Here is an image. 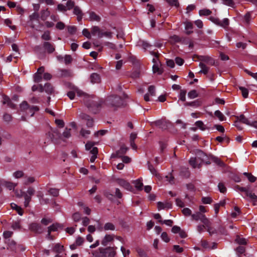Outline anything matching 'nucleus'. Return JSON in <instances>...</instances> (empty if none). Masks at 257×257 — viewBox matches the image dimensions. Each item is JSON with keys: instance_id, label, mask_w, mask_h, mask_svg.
Returning a JSON list of instances; mask_svg holds the SVG:
<instances>
[{"instance_id": "nucleus-47", "label": "nucleus", "mask_w": 257, "mask_h": 257, "mask_svg": "<svg viewBox=\"0 0 257 257\" xmlns=\"http://www.w3.org/2000/svg\"><path fill=\"white\" fill-rule=\"evenodd\" d=\"M183 214L186 216H189L192 215V211L189 208H184L182 210Z\"/></svg>"}, {"instance_id": "nucleus-40", "label": "nucleus", "mask_w": 257, "mask_h": 257, "mask_svg": "<svg viewBox=\"0 0 257 257\" xmlns=\"http://www.w3.org/2000/svg\"><path fill=\"white\" fill-rule=\"evenodd\" d=\"M32 90L33 91H35L37 90L39 91L42 92L44 91V87L42 84H40L38 85H33L32 87Z\"/></svg>"}, {"instance_id": "nucleus-9", "label": "nucleus", "mask_w": 257, "mask_h": 257, "mask_svg": "<svg viewBox=\"0 0 257 257\" xmlns=\"http://www.w3.org/2000/svg\"><path fill=\"white\" fill-rule=\"evenodd\" d=\"M202 162L201 159H199L196 156L192 157L189 160V164L193 168H200L201 167Z\"/></svg>"}, {"instance_id": "nucleus-56", "label": "nucleus", "mask_w": 257, "mask_h": 257, "mask_svg": "<svg viewBox=\"0 0 257 257\" xmlns=\"http://www.w3.org/2000/svg\"><path fill=\"white\" fill-rule=\"evenodd\" d=\"M218 187L219 191L221 193H224L225 192H226V188L222 183L220 182L218 185Z\"/></svg>"}, {"instance_id": "nucleus-52", "label": "nucleus", "mask_w": 257, "mask_h": 257, "mask_svg": "<svg viewBox=\"0 0 257 257\" xmlns=\"http://www.w3.org/2000/svg\"><path fill=\"white\" fill-rule=\"evenodd\" d=\"M245 251V247L242 246H239L236 248L237 254L238 256H240V254L243 253Z\"/></svg>"}, {"instance_id": "nucleus-5", "label": "nucleus", "mask_w": 257, "mask_h": 257, "mask_svg": "<svg viewBox=\"0 0 257 257\" xmlns=\"http://www.w3.org/2000/svg\"><path fill=\"white\" fill-rule=\"evenodd\" d=\"M29 228L32 232L37 234H41L44 230L41 224L37 222L31 223L29 225Z\"/></svg>"}, {"instance_id": "nucleus-16", "label": "nucleus", "mask_w": 257, "mask_h": 257, "mask_svg": "<svg viewBox=\"0 0 257 257\" xmlns=\"http://www.w3.org/2000/svg\"><path fill=\"white\" fill-rule=\"evenodd\" d=\"M63 225L59 223H54L48 227V232L56 231L58 228H62Z\"/></svg>"}, {"instance_id": "nucleus-36", "label": "nucleus", "mask_w": 257, "mask_h": 257, "mask_svg": "<svg viewBox=\"0 0 257 257\" xmlns=\"http://www.w3.org/2000/svg\"><path fill=\"white\" fill-rule=\"evenodd\" d=\"M235 241L240 245H245L247 243L246 240L245 238L240 237L237 236L235 239Z\"/></svg>"}, {"instance_id": "nucleus-7", "label": "nucleus", "mask_w": 257, "mask_h": 257, "mask_svg": "<svg viewBox=\"0 0 257 257\" xmlns=\"http://www.w3.org/2000/svg\"><path fill=\"white\" fill-rule=\"evenodd\" d=\"M5 243L7 244V248L8 250L15 252L17 251L18 247L20 246L14 240L11 239L6 240Z\"/></svg>"}, {"instance_id": "nucleus-35", "label": "nucleus", "mask_w": 257, "mask_h": 257, "mask_svg": "<svg viewBox=\"0 0 257 257\" xmlns=\"http://www.w3.org/2000/svg\"><path fill=\"white\" fill-rule=\"evenodd\" d=\"M211 13L212 12L210 10L206 9L201 10L199 12V14L200 16H209L211 15Z\"/></svg>"}, {"instance_id": "nucleus-2", "label": "nucleus", "mask_w": 257, "mask_h": 257, "mask_svg": "<svg viewBox=\"0 0 257 257\" xmlns=\"http://www.w3.org/2000/svg\"><path fill=\"white\" fill-rule=\"evenodd\" d=\"M192 220L195 221L200 220L207 227V231L210 235L214 233V231H211V223L206 216L200 212H196L191 215Z\"/></svg>"}, {"instance_id": "nucleus-30", "label": "nucleus", "mask_w": 257, "mask_h": 257, "mask_svg": "<svg viewBox=\"0 0 257 257\" xmlns=\"http://www.w3.org/2000/svg\"><path fill=\"white\" fill-rule=\"evenodd\" d=\"M103 228L105 230H114L115 229L114 224L110 222L106 223L104 224Z\"/></svg>"}, {"instance_id": "nucleus-39", "label": "nucleus", "mask_w": 257, "mask_h": 257, "mask_svg": "<svg viewBox=\"0 0 257 257\" xmlns=\"http://www.w3.org/2000/svg\"><path fill=\"white\" fill-rule=\"evenodd\" d=\"M245 195L249 197L253 201H257V196L254 193L249 192L248 190L245 193Z\"/></svg>"}, {"instance_id": "nucleus-24", "label": "nucleus", "mask_w": 257, "mask_h": 257, "mask_svg": "<svg viewBox=\"0 0 257 257\" xmlns=\"http://www.w3.org/2000/svg\"><path fill=\"white\" fill-rule=\"evenodd\" d=\"M4 104H7L8 106L12 108H15L16 105L11 101L8 97H5L4 99Z\"/></svg>"}, {"instance_id": "nucleus-27", "label": "nucleus", "mask_w": 257, "mask_h": 257, "mask_svg": "<svg viewBox=\"0 0 257 257\" xmlns=\"http://www.w3.org/2000/svg\"><path fill=\"white\" fill-rule=\"evenodd\" d=\"M50 15V12L48 11V9L44 10L41 11V19L43 21H45L47 19V18Z\"/></svg>"}, {"instance_id": "nucleus-23", "label": "nucleus", "mask_w": 257, "mask_h": 257, "mask_svg": "<svg viewBox=\"0 0 257 257\" xmlns=\"http://www.w3.org/2000/svg\"><path fill=\"white\" fill-rule=\"evenodd\" d=\"M127 151V148L125 146H121L119 150L116 152V155L118 157H121L122 155L125 154Z\"/></svg>"}, {"instance_id": "nucleus-34", "label": "nucleus", "mask_w": 257, "mask_h": 257, "mask_svg": "<svg viewBox=\"0 0 257 257\" xmlns=\"http://www.w3.org/2000/svg\"><path fill=\"white\" fill-rule=\"evenodd\" d=\"M210 158L212 159V160L217 165L222 167L224 165V163L221 161L219 159H218L217 157H214L213 156H210Z\"/></svg>"}, {"instance_id": "nucleus-38", "label": "nucleus", "mask_w": 257, "mask_h": 257, "mask_svg": "<svg viewBox=\"0 0 257 257\" xmlns=\"http://www.w3.org/2000/svg\"><path fill=\"white\" fill-rule=\"evenodd\" d=\"M26 179L24 181V184L28 185L35 182V179L34 177H26Z\"/></svg>"}, {"instance_id": "nucleus-53", "label": "nucleus", "mask_w": 257, "mask_h": 257, "mask_svg": "<svg viewBox=\"0 0 257 257\" xmlns=\"http://www.w3.org/2000/svg\"><path fill=\"white\" fill-rule=\"evenodd\" d=\"M81 218V214L78 212L74 213L72 215V218L75 222H78Z\"/></svg>"}, {"instance_id": "nucleus-29", "label": "nucleus", "mask_w": 257, "mask_h": 257, "mask_svg": "<svg viewBox=\"0 0 257 257\" xmlns=\"http://www.w3.org/2000/svg\"><path fill=\"white\" fill-rule=\"evenodd\" d=\"M243 174L247 178L248 181L251 183L254 182L256 180V178L253 176L251 173L244 172Z\"/></svg>"}, {"instance_id": "nucleus-51", "label": "nucleus", "mask_w": 257, "mask_h": 257, "mask_svg": "<svg viewBox=\"0 0 257 257\" xmlns=\"http://www.w3.org/2000/svg\"><path fill=\"white\" fill-rule=\"evenodd\" d=\"M42 39L46 41L50 40L51 39L50 32L48 31H45L42 35Z\"/></svg>"}, {"instance_id": "nucleus-42", "label": "nucleus", "mask_w": 257, "mask_h": 257, "mask_svg": "<svg viewBox=\"0 0 257 257\" xmlns=\"http://www.w3.org/2000/svg\"><path fill=\"white\" fill-rule=\"evenodd\" d=\"M239 89L241 91L242 96L244 98H247L248 95V91L247 89L242 86H239Z\"/></svg>"}, {"instance_id": "nucleus-45", "label": "nucleus", "mask_w": 257, "mask_h": 257, "mask_svg": "<svg viewBox=\"0 0 257 257\" xmlns=\"http://www.w3.org/2000/svg\"><path fill=\"white\" fill-rule=\"evenodd\" d=\"M188 96L190 98L193 99L198 96V94L196 90H192L189 92Z\"/></svg>"}, {"instance_id": "nucleus-20", "label": "nucleus", "mask_w": 257, "mask_h": 257, "mask_svg": "<svg viewBox=\"0 0 257 257\" xmlns=\"http://www.w3.org/2000/svg\"><path fill=\"white\" fill-rule=\"evenodd\" d=\"M236 118H237L236 120H238L239 122H241L249 125L250 124V122H249V121L248 120L247 118L245 117V116L243 114H241L239 116H237Z\"/></svg>"}, {"instance_id": "nucleus-49", "label": "nucleus", "mask_w": 257, "mask_h": 257, "mask_svg": "<svg viewBox=\"0 0 257 257\" xmlns=\"http://www.w3.org/2000/svg\"><path fill=\"white\" fill-rule=\"evenodd\" d=\"M209 20L218 26H220V25H221V21L218 18L211 16L209 18Z\"/></svg>"}, {"instance_id": "nucleus-21", "label": "nucleus", "mask_w": 257, "mask_h": 257, "mask_svg": "<svg viewBox=\"0 0 257 257\" xmlns=\"http://www.w3.org/2000/svg\"><path fill=\"white\" fill-rule=\"evenodd\" d=\"M11 207L13 209L17 211L19 215L21 216L23 215L24 210L20 206L13 203L11 204Z\"/></svg>"}, {"instance_id": "nucleus-26", "label": "nucleus", "mask_w": 257, "mask_h": 257, "mask_svg": "<svg viewBox=\"0 0 257 257\" xmlns=\"http://www.w3.org/2000/svg\"><path fill=\"white\" fill-rule=\"evenodd\" d=\"M180 176L182 177L188 178L190 176V172L188 168H182L180 173Z\"/></svg>"}, {"instance_id": "nucleus-58", "label": "nucleus", "mask_w": 257, "mask_h": 257, "mask_svg": "<svg viewBox=\"0 0 257 257\" xmlns=\"http://www.w3.org/2000/svg\"><path fill=\"white\" fill-rule=\"evenodd\" d=\"M143 184L140 180H138L135 182V187L139 190H142L143 189Z\"/></svg>"}, {"instance_id": "nucleus-64", "label": "nucleus", "mask_w": 257, "mask_h": 257, "mask_svg": "<svg viewBox=\"0 0 257 257\" xmlns=\"http://www.w3.org/2000/svg\"><path fill=\"white\" fill-rule=\"evenodd\" d=\"M84 241V239L83 237L81 236H78L76 239L75 243L77 246H80L83 244Z\"/></svg>"}, {"instance_id": "nucleus-3", "label": "nucleus", "mask_w": 257, "mask_h": 257, "mask_svg": "<svg viewBox=\"0 0 257 257\" xmlns=\"http://www.w3.org/2000/svg\"><path fill=\"white\" fill-rule=\"evenodd\" d=\"M105 103L108 106L118 107L123 104V100L120 96L111 95L106 98Z\"/></svg>"}, {"instance_id": "nucleus-55", "label": "nucleus", "mask_w": 257, "mask_h": 257, "mask_svg": "<svg viewBox=\"0 0 257 257\" xmlns=\"http://www.w3.org/2000/svg\"><path fill=\"white\" fill-rule=\"evenodd\" d=\"M73 14L76 16L83 14L81 10L78 6L74 7L73 8Z\"/></svg>"}, {"instance_id": "nucleus-43", "label": "nucleus", "mask_w": 257, "mask_h": 257, "mask_svg": "<svg viewBox=\"0 0 257 257\" xmlns=\"http://www.w3.org/2000/svg\"><path fill=\"white\" fill-rule=\"evenodd\" d=\"M49 194L54 197L59 195V190L56 188H50L48 191Z\"/></svg>"}, {"instance_id": "nucleus-50", "label": "nucleus", "mask_w": 257, "mask_h": 257, "mask_svg": "<svg viewBox=\"0 0 257 257\" xmlns=\"http://www.w3.org/2000/svg\"><path fill=\"white\" fill-rule=\"evenodd\" d=\"M186 91L185 90L181 89L179 94V98L182 101H185L186 100Z\"/></svg>"}, {"instance_id": "nucleus-41", "label": "nucleus", "mask_w": 257, "mask_h": 257, "mask_svg": "<svg viewBox=\"0 0 257 257\" xmlns=\"http://www.w3.org/2000/svg\"><path fill=\"white\" fill-rule=\"evenodd\" d=\"M153 71L154 73H158V74H162L163 71L159 68L158 64H154L153 66Z\"/></svg>"}, {"instance_id": "nucleus-37", "label": "nucleus", "mask_w": 257, "mask_h": 257, "mask_svg": "<svg viewBox=\"0 0 257 257\" xmlns=\"http://www.w3.org/2000/svg\"><path fill=\"white\" fill-rule=\"evenodd\" d=\"M64 250V247L63 245H60L59 243H57L54 247V250L57 253H61Z\"/></svg>"}, {"instance_id": "nucleus-25", "label": "nucleus", "mask_w": 257, "mask_h": 257, "mask_svg": "<svg viewBox=\"0 0 257 257\" xmlns=\"http://www.w3.org/2000/svg\"><path fill=\"white\" fill-rule=\"evenodd\" d=\"M101 31H102L100 30V29L98 26H93L91 28V34L93 35H94V36L97 35L98 37H99V35L100 34H101Z\"/></svg>"}, {"instance_id": "nucleus-31", "label": "nucleus", "mask_w": 257, "mask_h": 257, "mask_svg": "<svg viewBox=\"0 0 257 257\" xmlns=\"http://www.w3.org/2000/svg\"><path fill=\"white\" fill-rule=\"evenodd\" d=\"M214 115L216 117L218 118L220 121H224L226 119V117L222 114V113L219 110H216L214 112Z\"/></svg>"}, {"instance_id": "nucleus-46", "label": "nucleus", "mask_w": 257, "mask_h": 257, "mask_svg": "<svg viewBox=\"0 0 257 257\" xmlns=\"http://www.w3.org/2000/svg\"><path fill=\"white\" fill-rule=\"evenodd\" d=\"M166 1L171 6L179 7V3L178 0H166Z\"/></svg>"}, {"instance_id": "nucleus-60", "label": "nucleus", "mask_w": 257, "mask_h": 257, "mask_svg": "<svg viewBox=\"0 0 257 257\" xmlns=\"http://www.w3.org/2000/svg\"><path fill=\"white\" fill-rule=\"evenodd\" d=\"M13 175L16 178L18 179L23 177L24 173L22 171H17L14 173Z\"/></svg>"}, {"instance_id": "nucleus-8", "label": "nucleus", "mask_w": 257, "mask_h": 257, "mask_svg": "<svg viewBox=\"0 0 257 257\" xmlns=\"http://www.w3.org/2000/svg\"><path fill=\"white\" fill-rule=\"evenodd\" d=\"M99 250L102 256H105L107 253H108V257H114L115 255V251L113 248H103L100 247L99 248Z\"/></svg>"}, {"instance_id": "nucleus-17", "label": "nucleus", "mask_w": 257, "mask_h": 257, "mask_svg": "<svg viewBox=\"0 0 257 257\" xmlns=\"http://www.w3.org/2000/svg\"><path fill=\"white\" fill-rule=\"evenodd\" d=\"M89 14L90 21L96 22H100L101 21L100 17L97 15L95 12L91 11L89 13Z\"/></svg>"}, {"instance_id": "nucleus-1", "label": "nucleus", "mask_w": 257, "mask_h": 257, "mask_svg": "<svg viewBox=\"0 0 257 257\" xmlns=\"http://www.w3.org/2000/svg\"><path fill=\"white\" fill-rule=\"evenodd\" d=\"M84 103L90 111L97 113L100 110L102 101L98 98L88 97L85 98Z\"/></svg>"}, {"instance_id": "nucleus-19", "label": "nucleus", "mask_w": 257, "mask_h": 257, "mask_svg": "<svg viewBox=\"0 0 257 257\" xmlns=\"http://www.w3.org/2000/svg\"><path fill=\"white\" fill-rule=\"evenodd\" d=\"M71 128L66 127L64 132L61 134L62 139L61 140L64 141L66 139H68L71 137Z\"/></svg>"}, {"instance_id": "nucleus-59", "label": "nucleus", "mask_w": 257, "mask_h": 257, "mask_svg": "<svg viewBox=\"0 0 257 257\" xmlns=\"http://www.w3.org/2000/svg\"><path fill=\"white\" fill-rule=\"evenodd\" d=\"M137 251L139 255V257H149L145 251L141 248H138L137 249Z\"/></svg>"}, {"instance_id": "nucleus-12", "label": "nucleus", "mask_w": 257, "mask_h": 257, "mask_svg": "<svg viewBox=\"0 0 257 257\" xmlns=\"http://www.w3.org/2000/svg\"><path fill=\"white\" fill-rule=\"evenodd\" d=\"M168 123L169 122L162 119H159L153 122L154 124L163 130H166L167 128Z\"/></svg>"}, {"instance_id": "nucleus-62", "label": "nucleus", "mask_w": 257, "mask_h": 257, "mask_svg": "<svg viewBox=\"0 0 257 257\" xmlns=\"http://www.w3.org/2000/svg\"><path fill=\"white\" fill-rule=\"evenodd\" d=\"M161 238L166 242H168L170 241V238L168 237V234L166 232H163L161 234Z\"/></svg>"}, {"instance_id": "nucleus-15", "label": "nucleus", "mask_w": 257, "mask_h": 257, "mask_svg": "<svg viewBox=\"0 0 257 257\" xmlns=\"http://www.w3.org/2000/svg\"><path fill=\"white\" fill-rule=\"evenodd\" d=\"M90 79L92 83H99L100 81V76L97 73H93L90 76Z\"/></svg>"}, {"instance_id": "nucleus-57", "label": "nucleus", "mask_w": 257, "mask_h": 257, "mask_svg": "<svg viewBox=\"0 0 257 257\" xmlns=\"http://www.w3.org/2000/svg\"><path fill=\"white\" fill-rule=\"evenodd\" d=\"M31 106L26 101H23L20 105L21 109L22 110L28 109Z\"/></svg>"}, {"instance_id": "nucleus-6", "label": "nucleus", "mask_w": 257, "mask_h": 257, "mask_svg": "<svg viewBox=\"0 0 257 257\" xmlns=\"http://www.w3.org/2000/svg\"><path fill=\"white\" fill-rule=\"evenodd\" d=\"M47 135L49 136L52 141L56 143L58 140L62 139L61 133L57 128L52 129L51 132H49Z\"/></svg>"}, {"instance_id": "nucleus-33", "label": "nucleus", "mask_w": 257, "mask_h": 257, "mask_svg": "<svg viewBox=\"0 0 257 257\" xmlns=\"http://www.w3.org/2000/svg\"><path fill=\"white\" fill-rule=\"evenodd\" d=\"M39 109V108L38 106H32L28 109L29 110V112H28L27 113H30V116H33L34 115L35 112L38 111Z\"/></svg>"}, {"instance_id": "nucleus-10", "label": "nucleus", "mask_w": 257, "mask_h": 257, "mask_svg": "<svg viewBox=\"0 0 257 257\" xmlns=\"http://www.w3.org/2000/svg\"><path fill=\"white\" fill-rule=\"evenodd\" d=\"M117 183L121 187L124 188L125 189L131 191L132 189V186L129 182L123 179H117L116 180Z\"/></svg>"}, {"instance_id": "nucleus-48", "label": "nucleus", "mask_w": 257, "mask_h": 257, "mask_svg": "<svg viewBox=\"0 0 257 257\" xmlns=\"http://www.w3.org/2000/svg\"><path fill=\"white\" fill-rule=\"evenodd\" d=\"M3 184L10 190L14 189L15 187L13 183L7 181H5Z\"/></svg>"}, {"instance_id": "nucleus-63", "label": "nucleus", "mask_w": 257, "mask_h": 257, "mask_svg": "<svg viewBox=\"0 0 257 257\" xmlns=\"http://www.w3.org/2000/svg\"><path fill=\"white\" fill-rule=\"evenodd\" d=\"M12 227L14 229H20L21 228L20 221L13 222L12 225Z\"/></svg>"}, {"instance_id": "nucleus-54", "label": "nucleus", "mask_w": 257, "mask_h": 257, "mask_svg": "<svg viewBox=\"0 0 257 257\" xmlns=\"http://www.w3.org/2000/svg\"><path fill=\"white\" fill-rule=\"evenodd\" d=\"M66 6L67 7V9L69 10H71L74 8L75 6V3L74 1L72 0H68L66 3Z\"/></svg>"}, {"instance_id": "nucleus-22", "label": "nucleus", "mask_w": 257, "mask_h": 257, "mask_svg": "<svg viewBox=\"0 0 257 257\" xmlns=\"http://www.w3.org/2000/svg\"><path fill=\"white\" fill-rule=\"evenodd\" d=\"M44 87V91H45L48 94H51L53 91V88L52 85L49 83H47L45 84Z\"/></svg>"}, {"instance_id": "nucleus-61", "label": "nucleus", "mask_w": 257, "mask_h": 257, "mask_svg": "<svg viewBox=\"0 0 257 257\" xmlns=\"http://www.w3.org/2000/svg\"><path fill=\"white\" fill-rule=\"evenodd\" d=\"M229 24V20L227 18H225L222 21H221V25H220V26L225 28L227 27Z\"/></svg>"}, {"instance_id": "nucleus-14", "label": "nucleus", "mask_w": 257, "mask_h": 257, "mask_svg": "<svg viewBox=\"0 0 257 257\" xmlns=\"http://www.w3.org/2000/svg\"><path fill=\"white\" fill-rule=\"evenodd\" d=\"M43 46L46 51L48 53H52L55 51V48L54 46L52 44H51L50 42H44L43 44Z\"/></svg>"}, {"instance_id": "nucleus-28", "label": "nucleus", "mask_w": 257, "mask_h": 257, "mask_svg": "<svg viewBox=\"0 0 257 257\" xmlns=\"http://www.w3.org/2000/svg\"><path fill=\"white\" fill-rule=\"evenodd\" d=\"M199 66L201 68V70L199 72L200 73H202L205 75L208 73L209 68L205 64L200 62L199 63Z\"/></svg>"}, {"instance_id": "nucleus-4", "label": "nucleus", "mask_w": 257, "mask_h": 257, "mask_svg": "<svg viewBox=\"0 0 257 257\" xmlns=\"http://www.w3.org/2000/svg\"><path fill=\"white\" fill-rule=\"evenodd\" d=\"M40 15L38 13L34 12L29 16L30 20L31 22V27L37 31L39 30L40 23L39 21Z\"/></svg>"}, {"instance_id": "nucleus-11", "label": "nucleus", "mask_w": 257, "mask_h": 257, "mask_svg": "<svg viewBox=\"0 0 257 257\" xmlns=\"http://www.w3.org/2000/svg\"><path fill=\"white\" fill-rule=\"evenodd\" d=\"M80 117L83 120L86 121V125L88 127H91L93 125V119L89 115L84 113H81L80 114Z\"/></svg>"}, {"instance_id": "nucleus-32", "label": "nucleus", "mask_w": 257, "mask_h": 257, "mask_svg": "<svg viewBox=\"0 0 257 257\" xmlns=\"http://www.w3.org/2000/svg\"><path fill=\"white\" fill-rule=\"evenodd\" d=\"M151 55L154 56L155 57V58H153L152 61L154 63V64H158V61H159V57L161 55L160 53H158V51L155 52V51H152L151 52Z\"/></svg>"}, {"instance_id": "nucleus-18", "label": "nucleus", "mask_w": 257, "mask_h": 257, "mask_svg": "<svg viewBox=\"0 0 257 257\" xmlns=\"http://www.w3.org/2000/svg\"><path fill=\"white\" fill-rule=\"evenodd\" d=\"M22 195L25 199L24 206L25 207H28L29 203L31 201V196L29 195L28 193H25V192H22Z\"/></svg>"}, {"instance_id": "nucleus-44", "label": "nucleus", "mask_w": 257, "mask_h": 257, "mask_svg": "<svg viewBox=\"0 0 257 257\" xmlns=\"http://www.w3.org/2000/svg\"><path fill=\"white\" fill-rule=\"evenodd\" d=\"M96 143L95 142H91V141H88L87 142V143L85 144V149L87 151H89V150H90L92 149V148H93L94 146L96 144Z\"/></svg>"}, {"instance_id": "nucleus-13", "label": "nucleus", "mask_w": 257, "mask_h": 257, "mask_svg": "<svg viewBox=\"0 0 257 257\" xmlns=\"http://www.w3.org/2000/svg\"><path fill=\"white\" fill-rule=\"evenodd\" d=\"M113 235L106 234L101 241V244L103 246H107L109 242H111L114 239Z\"/></svg>"}]
</instances>
